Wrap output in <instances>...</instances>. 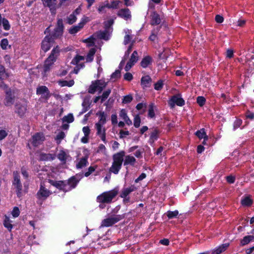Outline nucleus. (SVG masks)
Segmentation results:
<instances>
[{"label": "nucleus", "mask_w": 254, "mask_h": 254, "mask_svg": "<svg viewBox=\"0 0 254 254\" xmlns=\"http://www.w3.org/2000/svg\"><path fill=\"white\" fill-rule=\"evenodd\" d=\"M82 131L84 133V135L89 136V134L90 132V130L88 127L86 126V127H84L82 128Z\"/></svg>", "instance_id": "61"}, {"label": "nucleus", "mask_w": 254, "mask_h": 254, "mask_svg": "<svg viewBox=\"0 0 254 254\" xmlns=\"http://www.w3.org/2000/svg\"><path fill=\"white\" fill-rule=\"evenodd\" d=\"M195 134L199 138V139H205V140H208V136L206 135V133L205 131L204 128H201L200 130L197 131Z\"/></svg>", "instance_id": "23"}, {"label": "nucleus", "mask_w": 254, "mask_h": 254, "mask_svg": "<svg viewBox=\"0 0 254 254\" xmlns=\"http://www.w3.org/2000/svg\"><path fill=\"white\" fill-rule=\"evenodd\" d=\"M11 223L12 221L10 220V218L8 217L5 216L3 221V224L4 227L9 231H10L13 227Z\"/></svg>", "instance_id": "27"}, {"label": "nucleus", "mask_w": 254, "mask_h": 254, "mask_svg": "<svg viewBox=\"0 0 254 254\" xmlns=\"http://www.w3.org/2000/svg\"><path fill=\"white\" fill-rule=\"evenodd\" d=\"M161 22V19L159 15L156 13H153L152 15V24H159Z\"/></svg>", "instance_id": "29"}, {"label": "nucleus", "mask_w": 254, "mask_h": 254, "mask_svg": "<svg viewBox=\"0 0 254 254\" xmlns=\"http://www.w3.org/2000/svg\"><path fill=\"white\" fill-rule=\"evenodd\" d=\"M53 39L51 37L46 36L41 44V49L44 52H47L53 45Z\"/></svg>", "instance_id": "13"}, {"label": "nucleus", "mask_w": 254, "mask_h": 254, "mask_svg": "<svg viewBox=\"0 0 254 254\" xmlns=\"http://www.w3.org/2000/svg\"><path fill=\"white\" fill-rule=\"evenodd\" d=\"M89 21L90 19L89 17L84 16L81 18L80 22L78 23V25L81 27V28H82L84 26V25Z\"/></svg>", "instance_id": "43"}, {"label": "nucleus", "mask_w": 254, "mask_h": 254, "mask_svg": "<svg viewBox=\"0 0 254 254\" xmlns=\"http://www.w3.org/2000/svg\"><path fill=\"white\" fill-rule=\"evenodd\" d=\"M163 81L159 80L157 83H156L154 85V88L157 90H160L163 87Z\"/></svg>", "instance_id": "52"}, {"label": "nucleus", "mask_w": 254, "mask_h": 254, "mask_svg": "<svg viewBox=\"0 0 254 254\" xmlns=\"http://www.w3.org/2000/svg\"><path fill=\"white\" fill-rule=\"evenodd\" d=\"M88 161H87V157H84L83 158H81L79 159V160H77L76 167L77 169H81L84 167L86 166L87 165Z\"/></svg>", "instance_id": "22"}, {"label": "nucleus", "mask_w": 254, "mask_h": 254, "mask_svg": "<svg viewBox=\"0 0 254 254\" xmlns=\"http://www.w3.org/2000/svg\"><path fill=\"white\" fill-rule=\"evenodd\" d=\"M13 176L14 180L13 182V185L16 188L18 193H20L22 189V185L20 181L19 174L17 172H14L13 173Z\"/></svg>", "instance_id": "17"}, {"label": "nucleus", "mask_w": 254, "mask_h": 254, "mask_svg": "<svg viewBox=\"0 0 254 254\" xmlns=\"http://www.w3.org/2000/svg\"><path fill=\"white\" fill-rule=\"evenodd\" d=\"M229 246V243H225L221 245L212 251V254H220L226 251Z\"/></svg>", "instance_id": "21"}, {"label": "nucleus", "mask_w": 254, "mask_h": 254, "mask_svg": "<svg viewBox=\"0 0 254 254\" xmlns=\"http://www.w3.org/2000/svg\"><path fill=\"white\" fill-rule=\"evenodd\" d=\"M107 8H109V2L106 1L99 4L97 10L100 14L105 13L107 11L106 9Z\"/></svg>", "instance_id": "20"}, {"label": "nucleus", "mask_w": 254, "mask_h": 254, "mask_svg": "<svg viewBox=\"0 0 254 254\" xmlns=\"http://www.w3.org/2000/svg\"><path fill=\"white\" fill-rule=\"evenodd\" d=\"M106 147L103 144H100L99 146L98 151L99 152H101L103 153H106Z\"/></svg>", "instance_id": "63"}, {"label": "nucleus", "mask_w": 254, "mask_h": 254, "mask_svg": "<svg viewBox=\"0 0 254 254\" xmlns=\"http://www.w3.org/2000/svg\"><path fill=\"white\" fill-rule=\"evenodd\" d=\"M254 241V237L252 235L247 236L244 237V238L241 241V244L242 246L247 245L251 242Z\"/></svg>", "instance_id": "25"}, {"label": "nucleus", "mask_w": 254, "mask_h": 254, "mask_svg": "<svg viewBox=\"0 0 254 254\" xmlns=\"http://www.w3.org/2000/svg\"><path fill=\"white\" fill-rule=\"evenodd\" d=\"M96 52L95 49L92 48L90 49L89 51L87 57H86V61L88 62H91L93 59V56Z\"/></svg>", "instance_id": "39"}, {"label": "nucleus", "mask_w": 254, "mask_h": 254, "mask_svg": "<svg viewBox=\"0 0 254 254\" xmlns=\"http://www.w3.org/2000/svg\"><path fill=\"white\" fill-rule=\"evenodd\" d=\"M120 137L123 138L126 137L129 134V132L128 130H121L120 131Z\"/></svg>", "instance_id": "51"}, {"label": "nucleus", "mask_w": 254, "mask_h": 254, "mask_svg": "<svg viewBox=\"0 0 254 254\" xmlns=\"http://www.w3.org/2000/svg\"><path fill=\"white\" fill-rule=\"evenodd\" d=\"M0 47L3 50H7L10 48L7 39H3L0 41Z\"/></svg>", "instance_id": "34"}, {"label": "nucleus", "mask_w": 254, "mask_h": 254, "mask_svg": "<svg viewBox=\"0 0 254 254\" xmlns=\"http://www.w3.org/2000/svg\"><path fill=\"white\" fill-rule=\"evenodd\" d=\"M74 120L73 116L72 114H68L67 116L63 118V121L64 122H67L68 123H72Z\"/></svg>", "instance_id": "42"}, {"label": "nucleus", "mask_w": 254, "mask_h": 254, "mask_svg": "<svg viewBox=\"0 0 254 254\" xmlns=\"http://www.w3.org/2000/svg\"><path fill=\"white\" fill-rule=\"evenodd\" d=\"M135 162V159L133 156L128 155L126 157L124 165H133Z\"/></svg>", "instance_id": "36"}, {"label": "nucleus", "mask_w": 254, "mask_h": 254, "mask_svg": "<svg viewBox=\"0 0 254 254\" xmlns=\"http://www.w3.org/2000/svg\"><path fill=\"white\" fill-rule=\"evenodd\" d=\"M121 3L122 1L119 0H113L110 3H109V8L117 9Z\"/></svg>", "instance_id": "30"}, {"label": "nucleus", "mask_w": 254, "mask_h": 254, "mask_svg": "<svg viewBox=\"0 0 254 254\" xmlns=\"http://www.w3.org/2000/svg\"><path fill=\"white\" fill-rule=\"evenodd\" d=\"M156 110V108L153 104H151L149 107L148 110V116L150 118H153L155 117V111Z\"/></svg>", "instance_id": "38"}, {"label": "nucleus", "mask_w": 254, "mask_h": 254, "mask_svg": "<svg viewBox=\"0 0 254 254\" xmlns=\"http://www.w3.org/2000/svg\"><path fill=\"white\" fill-rule=\"evenodd\" d=\"M125 33V36L124 37V43L126 45L128 44L131 40L132 39V37L131 36V31L129 29H125L124 30Z\"/></svg>", "instance_id": "24"}, {"label": "nucleus", "mask_w": 254, "mask_h": 254, "mask_svg": "<svg viewBox=\"0 0 254 254\" xmlns=\"http://www.w3.org/2000/svg\"><path fill=\"white\" fill-rule=\"evenodd\" d=\"M65 136V134L64 132L62 131L60 132L57 135L56 138V139L58 143H60L61 142V140L63 139Z\"/></svg>", "instance_id": "53"}, {"label": "nucleus", "mask_w": 254, "mask_h": 254, "mask_svg": "<svg viewBox=\"0 0 254 254\" xmlns=\"http://www.w3.org/2000/svg\"><path fill=\"white\" fill-rule=\"evenodd\" d=\"M27 111V104L24 101L17 102L15 104V112L20 117L24 115Z\"/></svg>", "instance_id": "10"}, {"label": "nucleus", "mask_w": 254, "mask_h": 254, "mask_svg": "<svg viewBox=\"0 0 254 254\" xmlns=\"http://www.w3.org/2000/svg\"><path fill=\"white\" fill-rule=\"evenodd\" d=\"M82 28L78 24L74 26L69 29V32L71 34H74L79 31Z\"/></svg>", "instance_id": "40"}, {"label": "nucleus", "mask_w": 254, "mask_h": 254, "mask_svg": "<svg viewBox=\"0 0 254 254\" xmlns=\"http://www.w3.org/2000/svg\"><path fill=\"white\" fill-rule=\"evenodd\" d=\"M135 64V63H134L133 62H131L130 61V60H129V61L127 63L126 66H125V70L126 71H128L129 70L131 67L134 65V64Z\"/></svg>", "instance_id": "58"}, {"label": "nucleus", "mask_w": 254, "mask_h": 254, "mask_svg": "<svg viewBox=\"0 0 254 254\" xmlns=\"http://www.w3.org/2000/svg\"><path fill=\"white\" fill-rule=\"evenodd\" d=\"M0 87L3 89H6V96L4 100V104L6 106H11L15 101L16 92L15 90L7 89V87L3 82L0 84Z\"/></svg>", "instance_id": "6"}, {"label": "nucleus", "mask_w": 254, "mask_h": 254, "mask_svg": "<svg viewBox=\"0 0 254 254\" xmlns=\"http://www.w3.org/2000/svg\"><path fill=\"white\" fill-rule=\"evenodd\" d=\"M83 60L84 57L83 56H77L72 60L71 64H77L80 61Z\"/></svg>", "instance_id": "47"}, {"label": "nucleus", "mask_w": 254, "mask_h": 254, "mask_svg": "<svg viewBox=\"0 0 254 254\" xmlns=\"http://www.w3.org/2000/svg\"><path fill=\"white\" fill-rule=\"evenodd\" d=\"M129 60L134 63H136L138 60L137 53L136 51H134L131 55V58Z\"/></svg>", "instance_id": "54"}, {"label": "nucleus", "mask_w": 254, "mask_h": 254, "mask_svg": "<svg viewBox=\"0 0 254 254\" xmlns=\"http://www.w3.org/2000/svg\"><path fill=\"white\" fill-rule=\"evenodd\" d=\"M111 92V90L110 89H108L107 90L103 92L101 96L100 97L101 103H103L105 101V100L108 98L109 95Z\"/></svg>", "instance_id": "32"}, {"label": "nucleus", "mask_w": 254, "mask_h": 254, "mask_svg": "<svg viewBox=\"0 0 254 254\" xmlns=\"http://www.w3.org/2000/svg\"><path fill=\"white\" fill-rule=\"evenodd\" d=\"M7 132L4 129L0 130V140L3 139L7 135Z\"/></svg>", "instance_id": "57"}, {"label": "nucleus", "mask_w": 254, "mask_h": 254, "mask_svg": "<svg viewBox=\"0 0 254 254\" xmlns=\"http://www.w3.org/2000/svg\"><path fill=\"white\" fill-rule=\"evenodd\" d=\"M59 53V50L57 48L54 49L51 55L45 61L43 70H44V75H46V73L49 71L51 68L53 64L56 61L57 58L58 56Z\"/></svg>", "instance_id": "5"}, {"label": "nucleus", "mask_w": 254, "mask_h": 254, "mask_svg": "<svg viewBox=\"0 0 254 254\" xmlns=\"http://www.w3.org/2000/svg\"><path fill=\"white\" fill-rule=\"evenodd\" d=\"M119 216H113L103 220L102 222V227H109L117 223L121 219Z\"/></svg>", "instance_id": "12"}, {"label": "nucleus", "mask_w": 254, "mask_h": 254, "mask_svg": "<svg viewBox=\"0 0 254 254\" xmlns=\"http://www.w3.org/2000/svg\"><path fill=\"white\" fill-rule=\"evenodd\" d=\"M158 138V132L157 131H154L150 135V140L151 142H153Z\"/></svg>", "instance_id": "49"}, {"label": "nucleus", "mask_w": 254, "mask_h": 254, "mask_svg": "<svg viewBox=\"0 0 254 254\" xmlns=\"http://www.w3.org/2000/svg\"><path fill=\"white\" fill-rule=\"evenodd\" d=\"M114 23V20L110 19L104 23L105 30L104 31H99L90 38L83 41L86 44L88 47H91L94 45L97 42L98 39H104L108 40L109 39L110 34L112 32L111 26Z\"/></svg>", "instance_id": "1"}, {"label": "nucleus", "mask_w": 254, "mask_h": 254, "mask_svg": "<svg viewBox=\"0 0 254 254\" xmlns=\"http://www.w3.org/2000/svg\"><path fill=\"white\" fill-rule=\"evenodd\" d=\"M120 72L119 70L115 71L111 75L112 79H116L120 77Z\"/></svg>", "instance_id": "60"}, {"label": "nucleus", "mask_w": 254, "mask_h": 254, "mask_svg": "<svg viewBox=\"0 0 254 254\" xmlns=\"http://www.w3.org/2000/svg\"><path fill=\"white\" fill-rule=\"evenodd\" d=\"M78 182L79 179H76L75 177L70 178L67 182L63 181L55 182L52 180L49 181L50 183L53 186L65 191H69L72 189L74 188Z\"/></svg>", "instance_id": "3"}, {"label": "nucleus", "mask_w": 254, "mask_h": 254, "mask_svg": "<svg viewBox=\"0 0 254 254\" xmlns=\"http://www.w3.org/2000/svg\"><path fill=\"white\" fill-rule=\"evenodd\" d=\"M96 167V166H90L88 168V171L85 173V176L86 177L89 176L92 172L95 170Z\"/></svg>", "instance_id": "56"}, {"label": "nucleus", "mask_w": 254, "mask_h": 254, "mask_svg": "<svg viewBox=\"0 0 254 254\" xmlns=\"http://www.w3.org/2000/svg\"><path fill=\"white\" fill-rule=\"evenodd\" d=\"M19 213H20V211H19L18 208L17 207H14L11 212V214H12V216L14 218L17 217L19 216Z\"/></svg>", "instance_id": "50"}, {"label": "nucleus", "mask_w": 254, "mask_h": 254, "mask_svg": "<svg viewBox=\"0 0 254 254\" xmlns=\"http://www.w3.org/2000/svg\"><path fill=\"white\" fill-rule=\"evenodd\" d=\"M178 214L179 212L177 210L174 211H169L167 212V215L170 219L177 217Z\"/></svg>", "instance_id": "45"}, {"label": "nucleus", "mask_w": 254, "mask_h": 254, "mask_svg": "<svg viewBox=\"0 0 254 254\" xmlns=\"http://www.w3.org/2000/svg\"><path fill=\"white\" fill-rule=\"evenodd\" d=\"M134 126L135 127H138L140 124V118L138 115H136L134 117L133 120Z\"/></svg>", "instance_id": "46"}, {"label": "nucleus", "mask_w": 254, "mask_h": 254, "mask_svg": "<svg viewBox=\"0 0 254 254\" xmlns=\"http://www.w3.org/2000/svg\"><path fill=\"white\" fill-rule=\"evenodd\" d=\"M117 193L116 190L103 192L97 197V201L101 203H109L116 196Z\"/></svg>", "instance_id": "7"}, {"label": "nucleus", "mask_w": 254, "mask_h": 254, "mask_svg": "<svg viewBox=\"0 0 254 254\" xmlns=\"http://www.w3.org/2000/svg\"><path fill=\"white\" fill-rule=\"evenodd\" d=\"M124 78L127 81H130L132 79V75L130 73H126L124 75Z\"/></svg>", "instance_id": "64"}, {"label": "nucleus", "mask_w": 254, "mask_h": 254, "mask_svg": "<svg viewBox=\"0 0 254 254\" xmlns=\"http://www.w3.org/2000/svg\"><path fill=\"white\" fill-rule=\"evenodd\" d=\"M118 15L126 20L131 18V14L128 8L121 9L118 12Z\"/></svg>", "instance_id": "18"}, {"label": "nucleus", "mask_w": 254, "mask_h": 254, "mask_svg": "<svg viewBox=\"0 0 254 254\" xmlns=\"http://www.w3.org/2000/svg\"><path fill=\"white\" fill-rule=\"evenodd\" d=\"M125 155L124 151H121L116 153L113 155V162L110 171L113 173L117 174L118 173L120 170L123 161L124 160V156Z\"/></svg>", "instance_id": "4"}, {"label": "nucleus", "mask_w": 254, "mask_h": 254, "mask_svg": "<svg viewBox=\"0 0 254 254\" xmlns=\"http://www.w3.org/2000/svg\"><path fill=\"white\" fill-rule=\"evenodd\" d=\"M68 154L63 150L60 151L58 154V158L61 161L65 162L68 157Z\"/></svg>", "instance_id": "28"}, {"label": "nucleus", "mask_w": 254, "mask_h": 254, "mask_svg": "<svg viewBox=\"0 0 254 254\" xmlns=\"http://www.w3.org/2000/svg\"><path fill=\"white\" fill-rule=\"evenodd\" d=\"M119 116L123 120H124L127 116V111L125 109L121 110L120 112Z\"/></svg>", "instance_id": "59"}, {"label": "nucleus", "mask_w": 254, "mask_h": 254, "mask_svg": "<svg viewBox=\"0 0 254 254\" xmlns=\"http://www.w3.org/2000/svg\"><path fill=\"white\" fill-rule=\"evenodd\" d=\"M45 6H48L52 8L56 5V0H42Z\"/></svg>", "instance_id": "37"}, {"label": "nucleus", "mask_w": 254, "mask_h": 254, "mask_svg": "<svg viewBox=\"0 0 254 254\" xmlns=\"http://www.w3.org/2000/svg\"><path fill=\"white\" fill-rule=\"evenodd\" d=\"M135 188L134 186H131L128 188L124 189L121 192V196L125 198L127 201H128V198H126L127 196L132 191H134Z\"/></svg>", "instance_id": "19"}, {"label": "nucleus", "mask_w": 254, "mask_h": 254, "mask_svg": "<svg viewBox=\"0 0 254 254\" xmlns=\"http://www.w3.org/2000/svg\"><path fill=\"white\" fill-rule=\"evenodd\" d=\"M131 49H132V45H130L127 49V52H126L125 53V55L124 56V59L122 61V62H121V64H120V65L122 66L124 64H125V60L126 58H127L130 53V52H131Z\"/></svg>", "instance_id": "41"}, {"label": "nucleus", "mask_w": 254, "mask_h": 254, "mask_svg": "<svg viewBox=\"0 0 254 254\" xmlns=\"http://www.w3.org/2000/svg\"><path fill=\"white\" fill-rule=\"evenodd\" d=\"M58 83L62 87L65 86L71 87L74 84V82L73 80H71L68 81L66 80H60L58 81Z\"/></svg>", "instance_id": "31"}, {"label": "nucleus", "mask_w": 254, "mask_h": 254, "mask_svg": "<svg viewBox=\"0 0 254 254\" xmlns=\"http://www.w3.org/2000/svg\"><path fill=\"white\" fill-rule=\"evenodd\" d=\"M107 85V82L103 80H97L92 83L89 88L88 91L94 93L96 91H102Z\"/></svg>", "instance_id": "8"}, {"label": "nucleus", "mask_w": 254, "mask_h": 254, "mask_svg": "<svg viewBox=\"0 0 254 254\" xmlns=\"http://www.w3.org/2000/svg\"><path fill=\"white\" fill-rule=\"evenodd\" d=\"M97 116L99 118V121L95 125L97 134L104 143H106V128L104 126L107 121V115L104 112H99L97 113Z\"/></svg>", "instance_id": "2"}, {"label": "nucleus", "mask_w": 254, "mask_h": 254, "mask_svg": "<svg viewBox=\"0 0 254 254\" xmlns=\"http://www.w3.org/2000/svg\"><path fill=\"white\" fill-rule=\"evenodd\" d=\"M196 101L200 106H202L205 103V99L202 96H198L197 98Z\"/></svg>", "instance_id": "48"}, {"label": "nucleus", "mask_w": 254, "mask_h": 254, "mask_svg": "<svg viewBox=\"0 0 254 254\" xmlns=\"http://www.w3.org/2000/svg\"><path fill=\"white\" fill-rule=\"evenodd\" d=\"M132 100V97L131 95H128L125 96L123 100V103L124 104H127L130 102Z\"/></svg>", "instance_id": "55"}, {"label": "nucleus", "mask_w": 254, "mask_h": 254, "mask_svg": "<svg viewBox=\"0 0 254 254\" xmlns=\"http://www.w3.org/2000/svg\"><path fill=\"white\" fill-rule=\"evenodd\" d=\"M151 79L148 76H145L142 77L141 80V85L144 87H148L150 84Z\"/></svg>", "instance_id": "33"}, {"label": "nucleus", "mask_w": 254, "mask_h": 254, "mask_svg": "<svg viewBox=\"0 0 254 254\" xmlns=\"http://www.w3.org/2000/svg\"><path fill=\"white\" fill-rule=\"evenodd\" d=\"M77 19L76 16L74 14H71L67 18V22L71 24L74 23Z\"/></svg>", "instance_id": "44"}, {"label": "nucleus", "mask_w": 254, "mask_h": 254, "mask_svg": "<svg viewBox=\"0 0 254 254\" xmlns=\"http://www.w3.org/2000/svg\"><path fill=\"white\" fill-rule=\"evenodd\" d=\"M151 62V58L149 56H147L142 59L141 62V65L143 68H145L150 64Z\"/></svg>", "instance_id": "26"}, {"label": "nucleus", "mask_w": 254, "mask_h": 254, "mask_svg": "<svg viewBox=\"0 0 254 254\" xmlns=\"http://www.w3.org/2000/svg\"><path fill=\"white\" fill-rule=\"evenodd\" d=\"M63 23L62 19H59L57 22V27L55 29L53 36L55 38H58L61 36L63 33Z\"/></svg>", "instance_id": "16"}, {"label": "nucleus", "mask_w": 254, "mask_h": 254, "mask_svg": "<svg viewBox=\"0 0 254 254\" xmlns=\"http://www.w3.org/2000/svg\"><path fill=\"white\" fill-rule=\"evenodd\" d=\"M44 140L45 137L43 133H37L33 135L28 145L29 148H31V145L33 146H37L41 144Z\"/></svg>", "instance_id": "9"}, {"label": "nucleus", "mask_w": 254, "mask_h": 254, "mask_svg": "<svg viewBox=\"0 0 254 254\" xmlns=\"http://www.w3.org/2000/svg\"><path fill=\"white\" fill-rule=\"evenodd\" d=\"M168 103L171 108H173L175 105L179 106H183L185 104V101L180 94H177L172 97Z\"/></svg>", "instance_id": "11"}, {"label": "nucleus", "mask_w": 254, "mask_h": 254, "mask_svg": "<svg viewBox=\"0 0 254 254\" xmlns=\"http://www.w3.org/2000/svg\"><path fill=\"white\" fill-rule=\"evenodd\" d=\"M51 192L48 190L43 184L41 185L39 190L37 192V195L39 199H45L50 194Z\"/></svg>", "instance_id": "14"}, {"label": "nucleus", "mask_w": 254, "mask_h": 254, "mask_svg": "<svg viewBox=\"0 0 254 254\" xmlns=\"http://www.w3.org/2000/svg\"><path fill=\"white\" fill-rule=\"evenodd\" d=\"M241 203L244 206H250L252 204L253 200L250 196H246L242 199Z\"/></svg>", "instance_id": "35"}, {"label": "nucleus", "mask_w": 254, "mask_h": 254, "mask_svg": "<svg viewBox=\"0 0 254 254\" xmlns=\"http://www.w3.org/2000/svg\"><path fill=\"white\" fill-rule=\"evenodd\" d=\"M111 122L113 125L117 124L118 123L117 116L116 114H113L111 116Z\"/></svg>", "instance_id": "62"}, {"label": "nucleus", "mask_w": 254, "mask_h": 254, "mask_svg": "<svg viewBox=\"0 0 254 254\" xmlns=\"http://www.w3.org/2000/svg\"><path fill=\"white\" fill-rule=\"evenodd\" d=\"M37 94L41 96V98L47 99L50 97V92L45 86H41L37 88Z\"/></svg>", "instance_id": "15"}]
</instances>
